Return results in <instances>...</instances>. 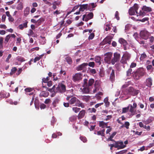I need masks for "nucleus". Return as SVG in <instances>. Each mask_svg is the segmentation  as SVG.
Here are the masks:
<instances>
[{"label": "nucleus", "mask_w": 154, "mask_h": 154, "mask_svg": "<svg viewBox=\"0 0 154 154\" xmlns=\"http://www.w3.org/2000/svg\"><path fill=\"white\" fill-rule=\"evenodd\" d=\"M67 100L69 102L70 104H72L75 103L76 106H84L83 103L81 102L75 97L72 96H67L66 98Z\"/></svg>", "instance_id": "f257e3e1"}, {"label": "nucleus", "mask_w": 154, "mask_h": 154, "mask_svg": "<svg viewBox=\"0 0 154 154\" xmlns=\"http://www.w3.org/2000/svg\"><path fill=\"white\" fill-rule=\"evenodd\" d=\"M145 74V71L142 68H138L133 74L134 78L136 80L139 79Z\"/></svg>", "instance_id": "f03ea898"}, {"label": "nucleus", "mask_w": 154, "mask_h": 154, "mask_svg": "<svg viewBox=\"0 0 154 154\" xmlns=\"http://www.w3.org/2000/svg\"><path fill=\"white\" fill-rule=\"evenodd\" d=\"M125 91V92L124 93L125 94H128L133 96L137 95L139 92V90L135 89L132 87L126 89Z\"/></svg>", "instance_id": "7ed1b4c3"}, {"label": "nucleus", "mask_w": 154, "mask_h": 154, "mask_svg": "<svg viewBox=\"0 0 154 154\" xmlns=\"http://www.w3.org/2000/svg\"><path fill=\"white\" fill-rule=\"evenodd\" d=\"M139 7L137 4H135L133 7H131L129 9L128 13L129 14L131 15H134L135 14V12L138 14L137 10Z\"/></svg>", "instance_id": "20e7f679"}, {"label": "nucleus", "mask_w": 154, "mask_h": 154, "mask_svg": "<svg viewBox=\"0 0 154 154\" xmlns=\"http://www.w3.org/2000/svg\"><path fill=\"white\" fill-rule=\"evenodd\" d=\"M121 56L119 53L115 52L113 54V57L111 60V63L112 65H114L115 63L119 61L120 58Z\"/></svg>", "instance_id": "39448f33"}, {"label": "nucleus", "mask_w": 154, "mask_h": 154, "mask_svg": "<svg viewBox=\"0 0 154 154\" xmlns=\"http://www.w3.org/2000/svg\"><path fill=\"white\" fill-rule=\"evenodd\" d=\"M56 93H63L66 90V86L62 83L59 84L56 88Z\"/></svg>", "instance_id": "423d86ee"}, {"label": "nucleus", "mask_w": 154, "mask_h": 154, "mask_svg": "<svg viewBox=\"0 0 154 154\" xmlns=\"http://www.w3.org/2000/svg\"><path fill=\"white\" fill-rule=\"evenodd\" d=\"M82 78V74L81 73H76L72 76V80L74 82L79 81Z\"/></svg>", "instance_id": "0eeeda50"}, {"label": "nucleus", "mask_w": 154, "mask_h": 154, "mask_svg": "<svg viewBox=\"0 0 154 154\" xmlns=\"http://www.w3.org/2000/svg\"><path fill=\"white\" fill-rule=\"evenodd\" d=\"M106 56L104 58V60L107 63L109 64L111 63L112 53V52H108L106 54Z\"/></svg>", "instance_id": "6e6552de"}, {"label": "nucleus", "mask_w": 154, "mask_h": 154, "mask_svg": "<svg viewBox=\"0 0 154 154\" xmlns=\"http://www.w3.org/2000/svg\"><path fill=\"white\" fill-rule=\"evenodd\" d=\"M140 36L143 39L146 40L149 36V32L145 30L141 31L140 33Z\"/></svg>", "instance_id": "1a4fd4ad"}, {"label": "nucleus", "mask_w": 154, "mask_h": 154, "mask_svg": "<svg viewBox=\"0 0 154 154\" xmlns=\"http://www.w3.org/2000/svg\"><path fill=\"white\" fill-rule=\"evenodd\" d=\"M113 37L112 36L109 35L106 36L103 40L102 43L103 45L108 44L110 45L111 43V40Z\"/></svg>", "instance_id": "9d476101"}, {"label": "nucleus", "mask_w": 154, "mask_h": 154, "mask_svg": "<svg viewBox=\"0 0 154 154\" xmlns=\"http://www.w3.org/2000/svg\"><path fill=\"white\" fill-rule=\"evenodd\" d=\"M88 65L87 63H83L81 65L78 66L76 68V69L78 71L83 70V72H84V70H85L86 68V66Z\"/></svg>", "instance_id": "9b49d317"}, {"label": "nucleus", "mask_w": 154, "mask_h": 154, "mask_svg": "<svg viewBox=\"0 0 154 154\" xmlns=\"http://www.w3.org/2000/svg\"><path fill=\"white\" fill-rule=\"evenodd\" d=\"M109 70H112V72L110 75V80L112 82H113L115 80V75L114 70L112 69V67H110L109 68Z\"/></svg>", "instance_id": "f8f14e48"}, {"label": "nucleus", "mask_w": 154, "mask_h": 154, "mask_svg": "<svg viewBox=\"0 0 154 154\" xmlns=\"http://www.w3.org/2000/svg\"><path fill=\"white\" fill-rule=\"evenodd\" d=\"M117 144V146H118V149H122L126 147L125 145H124L122 141H118L115 142Z\"/></svg>", "instance_id": "ddd939ff"}, {"label": "nucleus", "mask_w": 154, "mask_h": 154, "mask_svg": "<svg viewBox=\"0 0 154 154\" xmlns=\"http://www.w3.org/2000/svg\"><path fill=\"white\" fill-rule=\"evenodd\" d=\"M16 37V36L14 34H10L8 35L5 37V44H7L11 37L15 38Z\"/></svg>", "instance_id": "4468645a"}, {"label": "nucleus", "mask_w": 154, "mask_h": 154, "mask_svg": "<svg viewBox=\"0 0 154 154\" xmlns=\"http://www.w3.org/2000/svg\"><path fill=\"white\" fill-rule=\"evenodd\" d=\"M152 85V80L151 78L149 77L146 80V85L148 87L150 88Z\"/></svg>", "instance_id": "2eb2a0df"}, {"label": "nucleus", "mask_w": 154, "mask_h": 154, "mask_svg": "<svg viewBox=\"0 0 154 154\" xmlns=\"http://www.w3.org/2000/svg\"><path fill=\"white\" fill-rule=\"evenodd\" d=\"M10 94L7 93L4 91H2L0 93V96L2 97V98H7L10 96Z\"/></svg>", "instance_id": "dca6fc26"}, {"label": "nucleus", "mask_w": 154, "mask_h": 154, "mask_svg": "<svg viewBox=\"0 0 154 154\" xmlns=\"http://www.w3.org/2000/svg\"><path fill=\"white\" fill-rule=\"evenodd\" d=\"M94 17V14L92 12H90L87 15L85 21L87 22L88 20L93 18Z\"/></svg>", "instance_id": "f3484780"}, {"label": "nucleus", "mask_w": 154, "mask_h": 154, "mask_svg": "<svg viewBox=\"0 0 154 154\" xmlns=\"http://www.w3.org/2000/svg\"><path fill=\"white\" fill-rule=\"evenodd\" d=\"M85 112L84 110H82L79 113L78 116V119H81L84 117L85 115Z\"/></svg>", "instance_id": "a211bd4d"}, {"label": "nucleus", "mask_w": 154, "mask_h": 154, "mask_svg": "<svg viewBox=\"0 0 154 154\" xmlns=\"http://www.w3.org/2000/svg\"><path fill=\"white\" fill-rule=\"evenodd\" d=\"M119 42L121 44H122L123 46H127L128 45V43L127 41L122 38H120L119 39Z\"/></svg>", "instance_id": "6ab92c4d"}, {"label": "nucleus", "mask_w": 154, "mask_h": 154, "mask_svg": "<svg viewBox=\"0 0 154 154\" xmlns=\"http://www.w3.org/2000/svg\"><path fill=\"white\" fill-rule=\"evenodd\" d=\"M28 21H26V22L23 23V24H21L19 25L18 27L20 29L22 30L24 28H26L27 27V23Z\"/></svg>", "instance_id": "aec40b11"}, {"label": "nucleus", "mask_w": 154, "mask_h": 154, "mask_svg": "<svg viewBox=\"0 0 154 154\" xmlns=\"http://www.w3.org/2000/svg\"><path fill=\"white\" fill-rule=\"evenodd\" d=\"M142 9L143 11L147 12H151L152 10L150 7H147L145 5L143 6V7Z\"/></svg>", "instance_id": "412c9836"}, {"label": "nucleus", "mask_w": 154, "mask_h": 154, "mask_svg": "<svg viewBox=\"0 0 154 154\" xmlns=\"http://www.w3.org/2000/svg\"><path fill=\"white\" fill-rule=\"evenodd\" d=\"M88 6V4L81 5L79 8V11H83L87 9Z\"/></svg>", "instance_id": "4be33fe9"}, {"label": "nucleus", "mask_w": 154, "mask_h": 154, "mask_svg": "<svg viewBox=\"0 0 154 154\" xmlns=\"http://www.w3.org/2000/svg\"><path fill=\"white\" fill-rule=\"evenodd\" d=\"M123 57L125 58L127 61L129 60L131 58L130 54L127 52H126L123 55Z\"/></svg>", "instance_id": "5701e85b"}, {"label": "nucleus", "mask_w": 154, "mask_h": 154, "mask_svg": "<svg viewBox=\"0 0 154 154\" xmlns=\"http://www.w3.org/2000/svg\"><path fill=\"white\" fill-rule=\"evenodd\" d=\"M49 93L47 91H42L41 92L40 96L41 97H46L48 96Z\"/></svg>", "instance_id": "b1692460"}, {"label": "nucleus", "mask_w": 154, "mask_h": 154, "mask_svg": "<svg viewBox=\"0 0 154 154\" xmlns=\"http://www.w3.org/2000/svg\"><path fill=\"white\" fill-rule=\"evenodd\" d=\"M101 58L99 56H96L95 58V61L96 63H98L99 65H100L101 64Z\"/></svg>", "instance_id": "393cba45"}, {"label": "nucleus", "mask_w": 154, "mask_h": 154, "mask_svg": "<svg viewBox=\"0 0 154 154\" xmlns=\"http://www.w3.org/2000/svg\"><path fill=\"white\" fill-rule=\"evenodd\" d=\"M105 129H103L101 131H100L97 132V134L98 135H101L102 136H105L104 132Z\"/></svg>", "instance_id": "a878e982"}, {"label": "nucleus", "mask_w": 154, "mask_h": 154, "mask_svg": "<svg viewBox=\"0 0 154 154\" xmlns=\"http://www.w3.org/2000/svg\"><path fill=\"white\" fill-rule=\"evenodd\" d=\"M107 123H105L103 121H100L99 122V126L102 128L105 127V126H107Z\"/></svg>", "instance_id": "bb28decb"}, {"label": "nucleus", "mask_w": 154, "mask_h": 154, "mask_svg": "<svg viewBox=\"0 0 154 154\" xmlns=\"http://www.w3.org/2000/svg\"><path fill=\"white\" fill-rule=\"evenodd\" d=\"M77 119V116H76L73 115L71 116L69 118V121L71 122H73L76 121Z\"/></svg>", "instance_id": "cd10ccee"}, {"label": "nucleus", "mask_w": 154, "mask_h": 154, "mask_svg": "<svg viewBox=\"0 0 154 154\" xmlns=\"http://www.w3.org/2000/svg\"><path fill=\"white\" fill-rule=\"evenodd\" d=\"M16 60L20 62H22L25 61V60L24 58L21 56H18L16 57Z\"/></svg>", "instance_id": "c85d7f7f"}, {"label": "nucleus", "mask_w": 154, "mask_h": 154, "mask_svg": "<svg viewBox=\"0 0 154 154\" xmlns=\"http://www.w3.org/2000/svg\"><path fill=\"white\" fill-rule=\"evenodd\" d=\"M29 13V8L27 7L25 10L24 12V15L25 16H27Z\"/></svg>", "instance_id": "c756f323"}, {"label": "nucleus", "mask_w": 154, "mask_h": 154, "mask_svg": "<svg viewBox=\"0 0 154 154\" xmlns=\"http://www.w3.org/2000/svg\"><path fill=\"white\" fill-rule=\"evenodd\" d=\"M17 69L16 67H12L11 70V72L10 73L11 75H12L15 73L17 71Z\"/></svg>", "instance_id": "7c9ffc66"}, {"label": "nucleus", "mask_w": 154, "mask_h": 154, "mask_svg": "<svg viewBox=\"0 0 154 154\" xmlns=\"http://www.w3.org/2000/svg\"><path fill=\"white\" fill-rule=\"evenodd\" d=\"M132 73V69L130 68L126 72V75L128 76H129L131 75Z\"/></svg>", "instance_id": "2f4dec72"}, {"label": "nucleus", "mask_w": 154, "mask_h": 154, "mask_svg": "<svg viewBox=\"0 0 154 154\" xmlns=\"http://www.w3.org/2000/svg\"><path fill=\"white\" fill-rule=\"evenodd\" d=\"M65 59L68 64H71L72 63V60L70 57L69 56L67 57Z\"/></svg>", "instance_id": "473e14b6"}, {"label": "nucleus", "mask_w": 154, "mask_h": 154, "mask_svg": "<svg viewBox=\"0 0 154 154\" xmlns=\"http://www.w3.org/2000/svg\"><path fill=\"white\" fill-rule=\"evenodd\" d=\"M43 56V54H42L39 57H36L34 60V63L36 62V61H39L40 59L42 58Z\"/></svg>", "instance_id": "72a5a7b5"}, {"label": "nucleus", "mask_w": 154, "mask_h": 154, "mask_svg": "<svg viewBox=\"0 0 154 154\" xmlns=\"http://www.w3.org/2000/svg\"><path fill=\"white\" fill-rule=\"evenodd\" d=\"M94 82V80L93 79H91L89 80L88 84V87L91 86Z\"/></svg>", "instance_id": "f704fd0d"}, {"label": "nucleus", "mask_w": 154, "mask_h": 154, "mask_svg": "<svg viewBox=\"0 0 154 154\" xmlns=\"http://www.w3.org/2000/svg\"><path fill=\"white\" fill-rule=\"evenodd\" d=\"M95 36V34L93 32L92 33H91L89 35L88 37V40H92L94 38Z\"/></svg>", "instance_id": "c9c22d12"}, {"label": "nucleus", "mask_w": 154, "mask_h": 154, "mask_svg": "<svg viewBox=\"0 0 154 154\" xmlns=\"http://www.w3.org/2000/svg\"><path fill=\"white\" fill-rule=\"evenodd\" d=\"M50 80V79L48 77H47L46 78H43L42 79V82L44 83H47Z\"/></svg>", "instance_id": "e433bc0d"}, {"label": "nucleus", "mask_w": 154, "mask_h": 154, "mask_svg": "<svg viewBox=\"0 0 154 154\" xmlns=\"http://www.w3.org/2000/svg\"><path fill=\"white\" fill-rule=\"evenodd\" d=\"M108 100V97H106L104 99V102L106 105V106H109V102Z\"/></svg>", "instance_id": "4c0bfd02"}, {"label": "nucleus", "mask_w": 154, "mask_h": 154, "mask_svg": "<svg viewBox=\"0 0 154 154\" xmlns=\"http://www.w3.org/2000/svg\"><path fill=\"white\" fill-rule=\"evenodd\" d=\"M120 62L124 64L127 63V60L123 57H122L120 60Z\"/></svg>", "instance_id": "58836bf2"}, {"label": "nucleus", "mask_w": 154, "mask_h": 154, "mask_svg": "<svg viewBox=\"0 0 154 154\" xmlns=\"http://www.w3.org/2000/svg\"><path fill=\"white\" fill-rule=\"evenodd\" d=\"M60 101V100L57 98L54 99L53 102V104L54 106H55V105L57 104Z\"/></svg>", "instance_id": "ea45409f"}, {"label": "nucleus", "mask_w": 154, "mask_h": 154, "mask_svg": "<svg viewBox=\"0 0 154 154\" xmlns=\"http://www.w3.org/2000/svg\"><path fill=\"white\" fill-rule=\"evenodd\" d=\"M131 107L130 109V112L131 113H134L136 112V110L134 109L137 106H131Z\"/></svg>", "instance_id": "a19ab883"}, {"label": "nucleus", "mask_w": 154, "mask_h": 154, "mask_svg": "<svg viewBox=\"0 0 154 154\" xmlns=\"http://www.w3.org/2000/svg\"><path fill=\"white\" fill-rule=\"evenodd\" d=\"M109 146L110 147V149L111 150H112V148L113 147H114L116 148H117L118 147V146H117V144L115 143V144H110L109 145Z\"/></svg>", "instance_id": "79ce46f5"}, {"label": "nucleus", "mask_w": 154, "mask_h": 154, "mask_svg": "<svg viewBox=\"0 0 154 154\" xmlns=\"http://www.w3.org/2000/svg\"><path fill=\"white\" fill-rule=\"evenodd\" d=\"M105 29L106 31H108L110 30L111 27H110V25L109 24H107L105 26Z\"/></svg>", "instance_id": "37998d69"}, {"label": "nucleus", "mask_w": 154, "mask_h": 154, "mask_svg": "<svg viewBox=\"0 0 154 154\" xmlns=\"http://www.w3.org/2000/svg\"><path fill=\"white\" fill-rule=\"evenodd\" d=\"M124 125L126 129H128L129 128V127L130 124L129 122H125Z\"/></svg>", "instance_id": "c03bdc74"}, {"label": "nucleus", "mask_w": 154, "mask_h": 154, "mask_svg": "<svg viewBox=\"0 0 154 154\" xmlns=\"http://www.w3.org/2000/svg\"><path fill=\"white\" fill-rule=\"evenodd\" d=\"M21 40V39L20 37L17 38L16 43L17 45H20Z\"/></svg>", "instance_id": "a18cd8bd"}, {"label": "nucleus", "mask_w": 154, "mask_h": 154, "mask_svg": "<svg viewBox=\"0 0 154 154\" xmlns=\"http://www.w3.org/2000/svg\"><path fill=\"white\" fill-rule=\"evenodd\" d=\"M80 138L84 143L86 142L87 141V139L85 137L81 136L80 137Z\"/></svg>", "instance_id": "49530a36"}, {"label": "nucleus", "mask_w": 154, "mask_h": 154, "mask_svg": "<svg viewBox=\"0 0 154 154\" xmlns=\"http://www.w3.org/2000/svg\"><path fill=\"white\" fill-rule=\"evenodd\" d=\"M146 55L145 53H143L141 55V56L140 57V59L141 60H143L146 57Z\"/></svg>", "instance_id": "de8ad7c7"}, {"label": "nucleus", "mask_w": 154, "mask_h": 154, "mask_svg": "<svg viewBox=\"0 0 154 154\" xmlns=\"http://www.w3.org/2000/svg\"><path fill=\"white\" fill-rule=\"evenodd\" d=\"M73 110L75 113H77L80 110V109L77 107H73L72 108Z\"/></svg>", "instance_id": "09e8293b"}, {"label": "nucleus", "mask_w": 154, "mask_h": 154, "mask_svg": "<svg viewBox=\"0 0 154 154\" xmlns=\"http://www.w3.org/2000/svg\"><path fill=\"white\" fill-rule=\"evenodd\" d=\"M88 65L90 67L93 68L95 66V63L94 62H90L88 64Z\"/></svg>", "instance_id": "8fccbe9b"}, {"label": "nucleus", "mask_w": 154, "mask_h": 154, "mask_svg": "<svg viewBox=\"0 0 154 154\" xmlns=\"http://www.w3.org/2000/svg\"><path fill=\"white\" fill-rule=\"evenodd\" d=\"M129 109V106L123 108L122 109V113H125L127 112Z\"/></svg>", "instance_id": "3c124183"}, {"label": "nucleus", "mask_w": 154, "mask_h": 154, "mask_svg": "<svg viewBox=\"0 0 154 154\" xmlns=\"http://www.w3.org/2000/svg\"><path fill=\"white\" fill-rule=\"evenodd\" d=\"M56 122V119L54 118V117H53L52 118V119L51 120V125H54V124Z\"/></svg>", "instance_id": "603ef678"}, {"label": "nucleus", "mask_w": 154, "mask_h": 154, "mask_svg": "<svg viewBox=\"0 0 154 154\" xmlns=\"http://www.w3.org/2000/svg\"><path fill=\"white\" fill-rule=\"evenodd\" d=\"M119 13L118 11H116L115 14V17L118 20H119L120 18L119 17Z\"/></svg>", "instance_id": "864d4df0"}, {"label": "nucleus", "mask_w": 154, "mask_h": 154, "mask_svg": "<svg viewBox=\"0 0 154 154\" xmlns=\"http://www.w3.org/2000/svg\"><path fill=\"white\" fill-rule=\"evenodd\" d=\"M132 131L134 133V134L135 135H138V136H140L142 134V131L139 132L138 131Z\"/></svg>", "instance_id": "5fc2aeb1"}, {"label": "nucleus", "mask_w": 154, "mask_h": 154, "mask_svg": "<svg viewBox=\"0 0 154 154\" xmlns=\"http://www.w3.org/2000/svg\"><path fill=\"white\" fill-rule=\"evenodd\" d=\"M34 34V32L31 29H29V32H28V35L29 36H31L33 35Z\"/></svg>", "instance_id": "6e6d98bb"}, {"label": "nucleus", "mask_w": 154, "mask_h": 154, "mask_svg": "<svg viewBox=\"0 0 154 154\" xmlns=\"http://www.w3.org/2000/svg\"><path fill=\"white\" fill-rule=\"evenodd\" d=\"M87 79H84V86L85 87H88V84L87 83Z\"/></svg>", "instance_id": "4d7b16f0"}, {"label": "nucleus", "mask_w": 154, "mask_h": 154, "mask_svg": "<svg viewBox=\"0 0 154 154\" xmlns=\"http://www.w3.org/2000/svg\"><path fill=\"white\" fill-rule=\"evenodd\" d=\"M32 91V89L29 88H27L25 89V91L26 92H29Z\"/></svg>", "instance_id": "13d9d810"}, {"label": "nucleus", "mask_w": 154, "mask_h": 154, "mask_svg": "<svg viewBox=\"0 0 154 154\" xmlns=\"http://www.w3.org/2000/svg\"><path fill=\"white\" fill-rule=\"evenodd\" d=\"M143 128L146 129L147 131H149L150 130L151 128L150 126H146V125H144V127Z\"/></svg>", "instance_id": "bf43d9fd"}, {"label": "nucleus", "mask_w": 154, "mask_h": 154, "mask_svg": "<svg viewBox=\"0 0 154 154\" xmlns=\"http://www.w3.org/2000/svg\"><path fill=\"white\" fill-rule=\"evenodd\" d=\"M88 6L87 9L88 10H89L90 11H92L94 10V9H93L92 8H91V6L90 3L89 4H88Z\"/></svg>", "instance_id": "052dcab7"}, {"label": "nucleus", "mask_w": 154, "mask_h": 154, "mask_svg": "<svg viewBox=\"0 0 154 154\" xmlns=\"http://www.w3.org/2000/svg\"><path fill=\"white\" fill-rule=\"evenodd\" d=\"M11 54H9L6 60V62L8 63L9 60L11 58Z\"/></svg>", "instance_id": "680f3d73"}, {"label": "nucleus", "mask_w": 154, "mask_h": 154, "mask_svg": "<svg viewBox=\"0 0 154 154\" xmlns=\"http://www.w3.org/2000/svg\"><path fill=\"white\" fill-rule=\"evenodd\" d=\"M91 6H92V8H95L97 6V5H96V3H90Z\"/></svg>", "instance_id": "e2e57ef3"}, {"label": "nucleus", "mask_w": 154, "mask_h": 154, "mask_svg": "<svg viewBox=\"0 0 154 154\" xmlns=\"http://www.w3.org/2000/svg\"><path fill=\"white\" fill-rule=\"evenodd\" d=\"M53 76L54 80L57 81L58 79V78L56 76V73H54L53 74Z\"/></svg>", "instance_id": "0e129e2a"}, {"label": "nucleus", "mask_w": 154, "mask_h": 154, "mask_svg": "<svg viewBox=\"0 0 154 154\" xmlns=\"http://www.w3.org/2000/svg\"><path fill=\"white\" fill-rule=\"evenodd\" d=\"M136 63H132L130 66V68H134L136 66Z\"/></svg>", "instance_id": "69168bd1"}, {"label": "nucleus", "mask_w": 154, "mask_h": 154, "mask_svg": "<svg viewBox=\"0 0 154 154\" xmlns=\"http://www.w3.org/2000/svg\"><path fill=\"white\" fill-rule=\"evenodd\" d=\"M90 72L93 74H95L96 73V70L94 69H91L90 70Z\"/></svg>", "instance_id": "338daca9"}, {"label": "nucleus", "mask_w": 154, "mask_h": 154, "mask_svg": "<svg viewBox=\"0 0 154 154\" xmlns=\"http://www.w3.org/2000/svg\"><path fill=\"white\" fill-rule=\"evenodd\" d=\"M6 18V15L5 14H3L2 15V21L3 22H4L5 20V19Z\"/></svg>", "instance_id": "774afa93"}]
</instances>
